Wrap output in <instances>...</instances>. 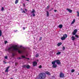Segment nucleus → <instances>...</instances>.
<instances>
[{
  "label": "nucleus",
  "instance_id": "5fc2aeb1",
  "mask_svg": "<svg viewBox=\"0 0 79 79\" xmlns=\"http://www.w3.org/2000/svg\"><path fill=\"white\" fill-rule=\"evenodd\" d=\"M78 75H79V73H78Z\"/></svg>",
  "mask_w": 79,
  "mask_h": 79
},
{
  "label": "nucleus",
  "instance_id": "72a5a7b5",
  "mask_svg": "<svg viewBox=\"0 0 79 79\" xmlns=\"http://www.w3.org/2000/svg\"><path fill=\"white\" fill-rule=\"evenodd\" d=\"M42 37H40V38L39 40H42Z\"/></svg>",
  "mask_w": 79,
  "mask_h": 79
},
{
  "label": "nucleus",
  "instance_id": "79ce46f5",
  "mask_svg": "<svg viewBox=\"0 0 79 79\" xmlns=\"http://www.w3.org/2000/svg\"><path fill=\"white\" fill-rule=\"evenodd\" d=\"M26 59H27V60H29V58H26Z\"/></svg>",
  "mask_w": 79,
  "mask_h": 79
},
{
  "label": "nucleus",
  "instance_id": "423d86ee",
  "mask_svg": "<svg viewBox=\"0 0 79 79\" xmlns=\"http://www.w3.org/2000/svg\"><path fill=\"white\" fill-rule=\"evenodd\" d=\"M77 32V29H75L73 31V33H72V34L73 35H76V33Z\"/></svg>",
  "mask_w": 79,
  "mask_h": 79
},
{
  "label": "nucleus",
  "instance_id": "a18cd8bd",
  "mask_svg": "<svg viewBox=\"0 0 79 79\" xmlns=\"http://www.w3.org/2000/svg\"><path fill=\"white\" fill-rule=\"evenodd\" d=\"M55 12H56V11H57V10H54Z\"/></svg>",
  "mask_w": 79,
  "mask_h": 79
},
{
  "label": "nucleus",
  "instance_id": "9b49d317",
  "mask_svg": "<svg viewBox=\"0 0 79 79\" xmlns=\"http://www.w3.org/2000/svg\"><path fill=\"white\" fill-rule=\"evenodd\" d=\"M56 67H57V65H56V64L52 65V67H53V68H55Z\"/></svg>",
  "mask_w": 79,
  "mask_h": 79
},
{
  "label": "nucleus",
  "instance_id": "c85d7f7f",
  "mask_svg": "<svg viewBox=\"0 0 79 79\" xmlns=\"http://www.w3.org/2000/svg\"><path fill=\"white\" fill-rule=\"evenodd\" d=\"M32 16L33 17H34V16H35V14H34V13H33Z\"/></svg>",
  "mask_w": 79,
  "mask_h": 79
},
{
  "label": "nucleus",
  "instance_id": "f3484780",
  "mask_svg": "<svg viewBox=\"0 0 79 79\" xmlns=\"http://www.w3.org/2000/svg\"><path fill=\"white\" fill-rule=\"evenodd\" d=\"M27 65H23V66L22 67H23V68H27Z\"/></svg>",
  "mask_w": 79,
  "mask_h": 79
},
{
  "label": "nucleus",
  "instance_id": "2f4dec72",
  "mask_svg": "<svg viewBox=\"0 0 79 79\" xmlns=\"http://www.w3.org/2000/svg\"><path fill=\"white\" fill-rule=\"evenodd\" d=\"M5 59H8V56H6L5 57Z\"/></svg>",
  "mask_w": 79,
  "mask_h": 79
},
{
  "label": "nucleus",
  "instance_id": "c756f323",
  "mask_svg": "<svg viewBox=\"0 0 79 79\" xmlns=\"http://www.w3.org/2000/svg\"><path fill=\"white\" fill-rule=\"evenodd\" d=\"M75 71V70L74 69H72L71 70V73H74Z\"/></svg>",
  "mask_w": 79,
  "mask_h": 79
},
{
  "label": "nucleus",
  "instance_id": "f03ea898",
  "mask_svg": "<svg viewBox=\"0 0 79 79\" xmlns=\"http://www.w3.org/2000/svg\"><path fill=\"white\" fill-rule=\"evenodd\" d=\"M39 77L40 79H45L46 77V75L44 73H41L39 74Z\"/></svg>",
  "mask_w": 79,
  "mask_h": 79
},
{
  "label": "nucleus",
  "instance_id": "09e8293b",
  "mask_svg": "<svg viewBox=\"0 0 79 79\" xmlns=\"http://www.w3.org/2000/svg\"><path fill=\"white\" fill-rule=\"evenodd\" d=\"M26 1H28V2H29V0H26Z\"/></svg>",
  "mask_w": 79,
  "mask_h": 79
},
{
  "label": "nucleus",
  "instance_id": "4be33fe9",
  "mask_svg": "<svg viewBox=\"0 0 79 79\" xmlns=\"http://www.w3.org/2000/svg\"><path fill=\"white\" fill-rule=\"evenodd\" d=\"M21 57H22V58H26V56H23V55H22Z\"/></svg>",
  "mask_w": 79,
  "mask_h": 79
},
{
  "label": "nucleus",
  "instance_id": "393cba45",
  "mask_svg": "<svg viewBox=\"0 0 79 79\" xmlns=\"http://www.w3.org/2000/svg\"><path fill=\"white\" fill-rule=\"evenodd\" d=\"M39 56V55L38 54H37L35 56L36 58H37V57H38Z\"/></svg>",
  "mask_w": 79,
  "mask_h": 79
},
{
  "label": "nucleus",
  "instance_id": "7c9ffc66",
  "mask_svg": "<svg viewBox=\"0 0 79 79\" xmlns=\"http://www.w3.org/2000/svg\"><path fill=\"white\" fill-rule=\"evenodd\" d=\"M4 10V7H2L1 9V11H3Z\"/></svg>",
  "mask_w": 79,
  "mask_h": 79
},
{
  "label": "nucleus",
  "instance_id": "f257e3e1",
  "mask_svg": "<svg viewBox=\"0 0 79 79\" xmlns=\"http://www.w3.org/2000/svg\"><path fill=\"white\" fill-rule=\"evenodd\" d=\"M18 46L17 45H15L12 47H10L8 48V50L9 53H11L12 54V55L13 56H15V53L14 52H16V51H18V52L19 53H26V51L24 49V48H23L24 49L19 50L18 48Z\"/></svg>",
  "mask_w": 79,
  "mask_h": 79
},
{
  "label": "nucleus",
  "instance_id": "20e7f679",
  "mask_svg": "<svg viewBox=\"0 0 79 79\" xmlns=\"http://www.w3.org/2000/svg\"><path fill=\"white\" fill-rule=\"evenodd\" d=\"M60 77L61 78H63L64 77V74L62 73H60Z\"/></svg>",
  "mask_w": 79,
  "mask_h": 79
},
{
  "label": "nucleus",
  "instance_id": "0eeeda50",
  "mask_svg": "<svg viewBox=\"0 0 79 79\" xmlns=\"http://www.w3.org/2000/svg\"><path fill=\"white\" fill-rule=\"evenodd\" d=\"M37 63L35 61H34L33 63V66H35L37 65Z\"/></svg>",
  "mask_w": 79,
  "mask_h": 79
},
{
  "label": "nucleus",
  "instance_id": "864d4df0",
  "mask_svg": "<svg viewBox=\"0 0 79 79\" xmlns=\"http://www.w3.org/2000/svg\"><path fill=\"white\" fill-rule=\"evenodd\" d=\"M26 56H27V55H26Z\"/></svg>",
  "mask_w": 79,
  "mask_h": 79
},
{
  "label": "nucleus",
  "instance_id": "b1692460",
  "mask_svg": "<svg viewBox=\"0 0 79 79\" xmlns=\"http://www.w3.org/2000/svg\"><path fill=\"white\" fill-rule=\"evenodd\" d=\"M61 54V52H58L56 53V55H60Z\"/></svg>",
  "mask_w": 79,
  "mask_h": 79
},
{
  "label": "nucleus",
  "instance_id": "4468645a",
  "mask_svg": "<svg viewBox=\"0 0 79 79\" xmlns=\"http://www.w3.org/2000/svg\"><path fill=\"white\" fill-rule=\"evenodd\" d=\"M75 38L73 36L72 37V38H71V39H72V40H75Z\"/></svg>",
  "mask_w": 79,
  "mask_h": 79
},
{
  "label": "nucleus",
  "instance_id": "49530a36",
  "mask_svg": "<svg viewBox=\"0 0 79 79\" xmlns=\"http://www.w3.org/2000/svg\"><path fill=\"white\" fill-rule=\"evenodd\" d=\"M53 8H51V10H53Z\"/></svg>",
  "mask_w": 79,
  "mask_h": 79
},
{
  "label": "nucleus",
  "instance_id": "de8ad7c7",
  "mask_svg": "<svg viewBox=\"0 0 79 79\" xmlns=\"http://www.w3.org/2000/svg\"><path fill=\"white\" fill-rule=\"evenodd\" d=\"M25 11H27V9H25Z\"/></svg>",
  "mask_w": 79,
  "mask_h": 79
},
{
  "label": "nucleus",
  "instance_id": "2eb2a0df",
  "mask_svg": "<svg viewBox=\"0 0 79 79\" xmlns=\"http://www.w3.org/2000/svg\"><path fill=\"white\" fill-rule=\"evenodd\" d=\"M55 63H56V62H55V60L54 61H52V64H53V65H54L55 64Z\"/></svg>",
  "mask_w": 79,
  "mask_h": 79
},
{
  "label": "nucleus",
  "instance_id": "3c124183",
  "mask_svg": "<svg viewBox=\"0 0 79 79\" xmlns=\"http://www.w3.org/2000/svg\"><path fill=\"white\" fill-rule=\"evenodd\" d=\"M23 47L22 46H20V47L21 48V47Z\"/></svg>",
  "mask_w": 79,
  "mask_h": 79
},
{
  "label": "nucleus",
  "instance_id": "5701e85b",
  "mask_svg": "<svg viewBox=\"0 0 79 79\" xmlns=\"http://www.w3.org/2000/svg\"><path fill=\"white\" fill-rule=\"evenodd\" d=\"M2 30H0V37L2 36Z\"/></svg>",
  "mask_w": 79,
  "mask_h": 79
},
{
  "label": "nucleus",
  "instance_id": "bb28decb",
  "mask_svg": "<svg viewBox=\"0 0 79 79\" xmlns=\"http://www.w3.org/2000/svg\"><path fill=\"white\" fill-rule=\"evenodd\" d=\"M75 37L77 38H79V36L77 35H75Z\"/></svg>",
  "mask_w": 79,
  "mask_h": 79
},
{
  "label": "nucleus",
  "instance_id": "58836bf2",
  "mask_svg": "<svg viewBox=\"0 0 79 79\" xmlns=\"http://www.w3.org/2000/svg\"><path fill=\"white\" fill-rule=\"evenodd\" d=\"M39 68H42V66L41 65L39 67Z\"/></svg>",
  "mask_w": 79,
  "mask_h": 79
},
{
  "label": "nucleus",
  "instance_id": "9d476101",
  "mask_svg": "<svg viewBox=\"0 0 79 79\" xmlns=\"http://www.w3.org/2000/svg\"><path fill=\"white\" fill-rule=\"evenodd\" d=\"M9 68H10V66L7 67L5 71V72H6V73H8V69Z\"/></svg>",
  "mask_w": 79,
  "mask_h": 79
},
{
  "label": "nucleus",
  "instance_id": "a19ab883",
  "mask_svg": "<svg viewBox=\"0 0 79 79\" xmlns=\"http://www.w3.org/2000/svg\"><path fill=\"white\" fill-rule=\"evenodd\" d=\"M25 28L24 27H23V30H25Z\"/></svg>",
  "mask_w": 79,
  "mask_h": 79
},
{
  "label": "nucleus",
  "instance_id": "a878e982",
  "mask_svg": "<svg viewBox=\"0 0 79 79\" xmlns=\"http://www.w3.org/2000/svg\"><path fill=\"white\" fill-rule=\"evenodd\" d=\"M77 16L79 17V11H77Z\"/></svg>",
  "mask_w": 79,
  "mask_h": 79
},
{
  "label": "nucleus",
  "instance_id": "1a4fd4ad",
  "mask_svg": "<svg viewBox=\"0 0 79 79\" xmlns=\"http://www.w3.org/2000/svg\"><path fill=\"white\" fill-rule=\"evenodd\" d=\"M66 10H67L70 13H71L73 11V10H71L70 9L67 8Z\"/></svg>",
  "mask_w": 79,
  "mask_h": 79
},
{
  "label": "nucleus",
  "instance_id": "39448f33",
  "mask_svg": "<svg viewBox=\"0 0 79 79\" xmlns=\"http://www.w3.org/2000/svg\"><path fill=\"white\" fill-rule=\"evenodd\" d=\"M55 60L56 63L57 64L60 65V64H61V62H60V60Z\"/></svg>",
  "mask_w": 79,
  "mask_h": 79
},
{
  "label": "nucleus",
  "instance_id": "f704fd0d",
  "mask_svg": "<svg viewBox=\"0 0 79 79\" xmlns=\"http://www.w3.org/2000/svg\"><path fill=\"white\" fill-rule=\"evenodd\" d=\"M6 43H8V41H5V44H6Z\"/></svg>",
  "mask_w": 79,
  "mask_h": 79
},
{
  "label": "nucleus",
  "instance_id": "cd10ccee",
  "mask_svg": "<svg viewBox=\"0 0 79 79\" xmlns=\"http://www.w3.org/2000/svg\"><path fill=\"white\" fill-rule=\"evenodd\" d=\"M65 48H65L64 47H63L62 48L63 50H65Z\"/></svg>",
  "mask_w": 79,
  "mask_h": 79
},
{
  "label": "nucleus",
  "instance_id": "412c9836",
  "mask_svg": "<svg viewBox=\"0 0 79 79\" xmlns=\"http://www.w3.org/2000/svg\"><path fill=\"white\" fill-rule=\"evenodd\" d=\"M19 1V0H16L15 1V4H17V3H18V1Z\"/></svg>",
  "mask_w": 79,
  "mask_h": 79
},
{
  "label": "nucleus",
  "instance_id": "a211bd4d",
  "mask_svg": "<svg viewBox=\"0 0 79 79\" xmlns=\"http://www.w3.org/2000/svg\"><path fill=\"white\" fill-rule=\"evenodd\" d=\"M47 12V17L49 16V13H48V11H46Z\"/></svg>",
  "mask_w": 79,
  "mask_h": 79
},
{
  "label": "nucleus",
  "instance_id": "c9c22d12",
  "mask_svg": "<svg viewBox=\"0 0 79 79\" xmlns=\"http://www.w3.org/2000/svg\"><path fill=\"white\" fill-rule=\"evenodd\" d=\"M17 65H18V63H17L15 62V65L16 66Z\"/></svg>",
  "mask_w": 79,
  "mask_h": 79
},
{
  "label": "nucleus",
  "instance_id": "473e14b6",
  "mask_svg": "<svg viewBox=\"0 0 79 79\" xmlns=\"http://www.w3.org/2000/svg\"><path fill=\"white\" fill-rule=\"evenodd\" d=\"M50 8V6H47L46 8H47V9H48V8Z\"/></svg>",
  "mask_w": 79,
  "mask_h": 79
},
{
  "label": "nucleus",
  "instance_id": "dca6fc26",
  "mask_svg": "<svg viewBox=\"0 0 79 79\" xmlns=\"http://www.w3.org/2000/svg\"><path fill=\"white\" fill-rule=\"evenodd\" d=\"M31 13H35V10L34 9H32V11L31 12Z\"/></svg>",
  "mask_w": 79,
  "mask_h": 79
},
{
  "label": "nucleus",
  "instance_id": "8fccbe9b",
  "mask_svg": "<svg viewBox=\"0 0 79 79\" xmlns=\"http://www.w3.org/2000/svg\"><path fill=\"white\" fill-rule=\"evenodd\" d=\"M21 10H23V9L21 8Z\"/></svg>",
  "mask_w": 79,
  "mask_h": 79
},
{
  "label": "nucleus",
  "instance_id": "ddd939ff",
  "mask_svg": "<svg viewBox=\"0 0 79 79\" xmlns=\"http://www.w3.org/2000/svg\"><path fill=\"white\" fill-rule=\"evenodd\" d=\"M75 21H76V19H73V21L72 22V23H71V24H74V23Z\"/></svg>",
  "mask_w": 79,
  "mask_h": 79
},
{
  "label": "nucleus",
  "instance_id": "ea45409f",
  "mask_svg": "<svg viewBox=\"0 0 79 79\" xmlns=\"http://www.w3.org/2000/svg\"><path fill=\"white\" fill-rule=\"evenodd\" d=\"M3 62L4 63V64H6V63H7L6 62H5V61H3Z\"/></svg>",
  "mask_w": 79,
  "mask_h": 79
},
{
  "label": "nucleus",
  "instance_id": "e433bc0d",
  "mask_svg": "<svg viewBox=\"0 0 79 79\" xmlns=\"http://www.w3.org/2000/svg\"><path fill=\"white\" fill-rule=\"evenodd\" d=\"M17 65H18V63H17L15 62V65L16 66Z\"/></svg>",
  "mask_w": 79,
  "mask_h": 79
},
{
  "label": "nucleus",
  "instance_id": "f8f14e48",
  "mask_svg": "<svg viewBox=\"0 0 79 79\" xmlns=\"http://www.w3.org/2000/svg\"><path fill=\"white\" fill-rule=\"evenodd\" d=\"M58 27L61 28L63 27V25L61 24L59 25L58 26Z\"/></svg>",
  "mask_w": 79,
  "mask_h": 79
},
{
  "label": "nucleus",
  "instance_id": "7ed1b4c3",
  "mask_svg": "<svg viewBox=\"0 0 79 79\" xmlns=\"http://www.w3.org/2000/svg\"><path fill=\"white\" fill-rule=\"evenodd\" d=\"M67 37H68V35L67 34H65L63 35V37L61 38V39L62 40H64L66 38H67Z\"/></svg>",
  "mask_w": 79,
  "mask_h": 79
},
{
  "label": "nucleus",
  "instance_id": "4c0bfd02",
  "mask_svg": "<svg viewBox=\"0 0 79 79\" xmlns=\"http://www.w3.org/2000/svg\"><path fill=\"white\" fill-rule=\"evenodd\" d=\"M22 13H26V12H25L24 10H23V11L22 12Z\"/></svg>",
  "mask_w": 79,
  "mask_h": 79
},
{
  "label": "nucleus",
  "instance_id": "6e6552de",
  "mask_svg": "<svg viewBox=\"0 0 79 79\" xmlns=\"http://www.w3.org/2000/svg\"><path fill=\"white\" fill-rule=\"evenodd\" d=\"M45 74H47L48 76H50L51 75V73L48 71H47L45 72Z\"/></svg>",
  "mask_w": 79,
  "mask_h": 79
},
{
  "label": "nucleus",
  "instance_id": "aec40b11",
  "mask_svg": "<svg viewBox=\"0 0 79 79\" xmlns=\"http://www.w3.org/2000/svg\"><path fill=\"white\" fill-rule=\"evenodd\" d=\"M62 44V43L61 42L57 44L58 46H60V45H61Z\"/></svg>",
  "mask_w": 79,
  "mask_h": 79
},
{
  "label": "nucleus",
  "instance_id": "6ab92c4d",
  "mask_svg": "<svg viewBox=\"0 0 79 79\" xmlns=\"http://www.w3.org/2000/svg\"><path fill=\"white\" fill-rule=\"evenodd\" d=\"M30 67H31V66H30L29 65H27L26 68H27V69H29V68H30Z\"/></svg>",
  "mask_w": 79,
  "mask_h": 79
},
{
  "label": "nucleus",
  "instance_id": "37998d69",
  "mask_svg": "<svg viewBox=\"0 0 79 79\" xmlns=\"http://www.w3.org/2000/svg\"><path fill=\"white\" fill-rule=\"evenodd\" d=\"M17 31H18V30H15V31H14V32H17Z\"/></svg>",
  "mask_w": 79,
  "mask_h": 79
},
{
  "label": "nucleus",
  "instance_id": "c03bdc74",
  "mask_svg": "<svg viewBox=\"0 0 79 79\" xmlns=\"http://www.w3.org/2000/svg\"><path fill=\"white\" fill-rule=\"evenodd\" d=\"M17 59H21V57L18 58Z\"/></svg>",
  "mask_w": 79,
  "mask_h": 79
},
{
  "label": "nucleus",
  "instance_id": "603ef678",
  "mask_svg": "<svg viewBox=\"0 0 79 79\" xmlns=\"http://www.w3.org/2000/svg\"><path fill=\"white\" fill-rule=\"evenodd\" d=\"M37 61H39V60H37Z\"/></svg>",
  "mask_w": 79,
  "mask_h": 79
}]
</instances>
